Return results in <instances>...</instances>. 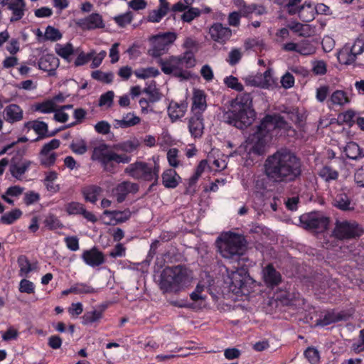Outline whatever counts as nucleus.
<instances>
[{
    "label": "nucleus",
    "instance_id": "obj_57",
    "mask_svg": "<svg viewBox=\"0 0 364 364\" xmlns=\"http://www.w3.org/2000/svg\"><path fill=\"white\" fill-rule=\"evenodd\" d=\"M144 92L149 95L151 102H158L162 97V95L155 86H149L144 89Z\"/></svg>",
    "mask_w": 364,
    "mask_h": 364
},
{
    "label": "nucleus",
    "instance_id": "obj_27",
    "mask_svg": "<svg viewBox=\"0 0 364 364\" xmlns=\"http://www.w3.org/2000/svg\"><path fill=\"white\" fill-rule=\"evenodd\" d=\"M60 64L59 60L53 54L43 55L38 61V67L41 70L48 72L50 75L55 74V70Z\"/></svg>",
    "mask_w": 364,
    "mask_h": 364
},
{
    "label": "nucleus",
    "instance_id": "obj_24",
    "mask_svg": "<svg viewBox=\"0 0 364 364\" xmlns=\"http://www.w3.org/2000/svg\"><path fill=\"white\" fill-rule=\"evenodd\" d=\"M209 33L213 41L219 43L225 42L232 35L231 30L228 27L223 26L220 23H214L210 28Z\"/></svg>",
    "mask_w": 364,
    "mask_h": 364
},
{
    "label": "nucleus",
    "instance_id": "obj_61",
    "mask_svg": "<svg viewBox=\"0 0 364 364\" xmlns=\"http://www.w3.org/2000/svg\"><path fill=\"white\" fill-rule=\"evenodd\" d=\"M225 84L230 88L236 91H242L243 90L242 85L239 82L238 79L234 76L230 75L224 79Z\"/></svg>",
    "mask_w": 364,
    "mask_h": 364
},
{
    "label": "nucleus",
    "instance_id": "obj_47",
    "mask_svg": "<svg viewBox=\"0 0 364 364\" xmlns=\"http://www.w3.org/2000/svg\"><path fill=\"white\" fill-rule=\"evenodd\" d=\"M18 264L19 267L18 274L20 277H26L28 274L33 270L31 264L24 256H21L18 259Z\"/></svg>",
    "mask_w": 364,
    "mask_h": 364
},
{
    "label": "nucleus",
    "instance_id": "obj_25",
    "mask_svg": "<svg viewBox=\"0 0 364 364\" xmlns=\"http://www.w3.org/2000/svg\"><path fill=\"white\" fill-rule=\"evenodd\" d=\"M23 118V110L16 104L7 105L4 110V119L10 124L20 122Z\"/></svg>",
    "mask_w": 364,
    "mask_h": 364
},
{
    "label": "nucleus",
    "instance_id": "obj_15",
    "mask_svg": "<svg viewBox=\"0 0 364 364\" xmlns=\"http://www.w3.org/2000/svg\"><path fill=\"white\" fill-rule=\"evenodd\" d=\"M159 64L162 72L166 75L172 74L181 80H187L190 77V73L183 69L179 56L171 55L165 59L160 58Z\"/></svg>",
    "mask_w": 364,
    "mask_h": 364
},
{
    "label": "nucleus",
    "instance_id": "obj_12",
    "mask_svg": "<svg viewBox=\"0 0 364 364\" xmlns=\"http://www.w3.org/2000/svg\"><path fill=\"white\" fill-rule=\"evenodd\" d=\"M316 9L311 1H305L301 4V0H289L287 4V11L289 15H297L305 22H309L316 17Z\"/></svg>",
    "mask_w": 364,
    "mask_h": 364
},
{
    "label": "nucleus",
    "instance_id": "obj_5",
    "mask_svg": "<svg viewBox=\"0 0 364 364\" xmlns=\"http://www.w3.org/2000/svg\"><path fill=\"white\" fill-rule=\"evenodd\" d=\"M219 252L222 257L233 262H239L246 246L245 237L232 232H225L217 240Z\"/></svg>",
    "mask_w": 364,
    "mask_h": 364
},
{
    "label": "nucleus",
    "instance_id": "obj_6",
    "mask_svg": "<svg viewBox=\"0 0 364 364\" xmlns=\"http://www.w3.org/2000/svg\"><path fill=\"white\" fill-rule=\"evenodd\" d=\"M266 129H260V124L256 130L248 136L244 146H240L233 153L230 154V156L235 154L244 156L245 152L247 154H254L256 155H262L266 152L267 144V134Z\"/></svg>",
    "mask_w": 364,
    "mask_h": 364
},
{
    "label": "nucleus",
    "instance_id": "obj_62",
    "mask_svg": "<svg viewBox=\"0 0 364 364\" xmlns=\"http://www.w3.org/2000/svg\"><path fill=\"white\" fill-rule=\"evenodd\" d=\"M289 28L295 33H298L299 36H304L309 33L310 26L308 24H302L299 22L293 23L289 25Z\"/></svg>",
    "mask_w": 364,
    "mask_h": 364
},
{
    "label": "nucleus",
    "instance_id": "obj_52",
    "mask_svg": "<svg viewBox=\"0 0 364 364\" xmlns=\"http://www.w3.org/2000/svg\"><path fill=\"white\" fill-rule=\"evenodd\" d=\"M92 77L102 82L111 83L113 80L114 75L112 72L104 73L101 70H95L92 73Z\"/></svg>",
    "mask_w": 364,
    "mask_h": 364
},
{
    "label": "nucleus",
    "instance_id": "obj_43",
    "mask_svg": "<svg viewBox=\"0 0 364 364\" xmlns=\"http://www.w3.org/2000/svg\"><path fill=\"white\" fill-rule=\"evenodd\" d=\"M318 176L326 182L335 181L338 177V172L331 166H325L322 167L318 173Z\"/></svg>",
    "mask_w": 364,
    "mask_h": 364
},
{
    "label": "nucleus",
    "instance_id": "obj_23",
    "mask_svg": "<svg viewBox=\"0 0 364 364\" xmlns=\"http://www.w3.org/2000/svg\"><path fill=\"white\" fill-rule=\"evenodd\" d=\"M82 259L85 264L90 267L100 266L105 262L103 253L95 247L85 250L82 254Z\"/></svg>",
    "mask_w": 364,
    "mask_h": 364
},
{
    "label": "nucleus",
    "instance_id": "obj_45",
    "mask_svg": "<svg viewBox=\"0 0 364 364\" xmlns=\"http://www.w3.org/2000/svg\"><path fill=\"white\" fill-rule=\"evenodd\" d=\"M139 141L137 139L134 138L117 144L116 146V148L126 153H132L136 150L139 147Z\"/></svg>",
    "mask_w": 364,
    "mask_h": 364
},
{
    "label": "nucleus",
    "instance_id": "obj_48",
    "mask_svg": "<svg viewBox=\"0 0 364 364\" xmlns=\"http://www.w3.org/2000/svg\"><path fill=\"white\" fill-rule=\"evenodd\" d=\"M159 70L154 67L140 68L135 70V75L139 79H146L156 77L159 75Z\"/></svg>",
    "mask_w": 364,
    "mask_h": 364
},
{
    "label": "nucleus",
    "instance_id": "obj_3",
    "mask_svg": "<svg viewBox=\"0 0 364 364\" xmlns=\"http://www.w3.org/2000/svg\"><path fill=\"white\" fill-rule=\"evenodd\" d=\"M190 283L188 270L180 265L166 267L160 276L159 287L164 292H178Z\"/></svg>",
    "mask_w": 364,
    "mask_h": 364
},
{
    "label": "nucleus",
    "instance_id": "obj_19",
    "mask_svg": "<svg viewBox=\"0 0 364 364\" xmlns=\"http://www.w3.org/2000/svg\"><path fill=\"white\" fill-rule=\"evenodd\" d=\"M1 6H7L11 11L10 22L20 21L25 15L26 4L24 0H1Z\"/></svg>",
    "mask_w": 364,
    "mask_h": 364
},
{
    "label": "nucleus",
    "instance_id": "obj_32",
    "mask_svg": "<svg viewBox=\"0 0 364 364\" xmlns=\"http://www.w3.org/2000/svg\"><path fill=\"white\" fill-rule=\"evenodd\" d=\"M141 119L134 112H128L124 114L121 119H114V127L115 128H128L139 124Z\"/></svg>",
    "mask_w": 364,
    "mask_h": 364
},
{
    "label": "nucleus",
    "instance_id": "obj_44",
    "mask_svg": "<svg viewBox=\"0 0 364 364\" xmlns=\"http://www.w3.org/2000/svg\"><path fill=\"white\" fill-rule=\"evenodd\" d=\"M102 317V312L99 310L87 311L82 317L83 325H90L99 321Z\"/></svg>",
    "mask_w": 364,
    "mask_h": 364
},
{
    "label": "nucleus",
    "instance_id": "obj_59",
    "mask_svg": "<svg viewBox=\"0 0 364 364\" xmlns=\"http://www.w3.org/2000/svg\"><path fill=\"white\" fill-rule=\"evenodd\" d=\"M44 37L46 40L55 41L60 39L62 35L57 28L49 26L46 29Z\"/></svg>",
    "mask_w": 364,
    "mask_h": 364
},
{
    "label": "nucleus",
    "instance_id": "obj_26",
    "mask_svg": "<svg viewBox=\"0 0 364 364\" xmlns=\"http://www.w3.org/2000/svg\"><path fill=\"white\" fill-rule=\"evenodd\" d=\"M262 278L267 287H274L282 282L281 274L272 264H268L262 269Z\"/></svg>",
    "mask_w": 364,
    "mask_h": 364
},
{
    "label": "nucleus",
    "instance_id": "obj_33",
    "mask_svg": "<svg viewBox=\"0 0 364 364\" xmlns=\"http://www.w3.org/2000/svg\"><path fill=\"white\" fill-rule=\"evenodd\" d=\"M189 132L194 137H200L203 134L204 126L200 114H195L191 117L188 124Z\"/></svg>",
    "mask_w": 364,
    "mask_h": 364
},
{
    "label": "nucleus",
    "instance_id": "obj_50",
    "mask_svg": "<svg viewBox=\"0 0 364 364\" xmlns=\"http://www.w3.org/2000/svg\"><path fill=\"white\" fill-rule=\"evenodd\" d=\"M181 58V63H182L183 69L193 68L196 65V60L194 55L191 51H186L183 55H178Z\"/></svg>",
    "mask_w": 364,
    "mask_h": 364
},
{
    "label": "nucleus",
    "instance_id": "obj_38",
    "mask_svg": "<svg viewBox=\"0 0 364 364\" xmlns=\"http://www.w3.org/2000/svg\"><path fill=\"white\" fill-rule=\"evenodd\" d=\"M58 178V173L54 171H48L46 173V177L43 183L48 191L55 193L60 191V186L54 183V181Z\"/></svg>",
    "mask_w": 364,
    "mask_h": 364
},
{
    "label": "nucleus",
    "instance_id": "obj_28",
    "mask_svg": "<svg viewBox=\"0 0 364 364\" xmlns=\"http://www.w3.org/2000/svg\"><path fill=\"white\" fill-rule=\"evenodd\" d=\"M103 215L107 216L109 219V221L107 223V224L116 225L128 220L132 216V213L129 209H125L122 211L105 210Z\"/></svg>",
    "mask_w": 364,
    "mask_h": 364
},
{
    "label": "nucleus",
    "instance_id": "obj_9",
    "mask_svg": "<svg viewBox=\"0 0 364 364\" xmlns=\"http://www.w3.org/2000/svg\"><path fill=\"white\" fill-rule=\"evenodd\" d=\"M177 37L176 33L171 31L151 36L148 39L150 45L148 54L154 58L166 54Z\"/></svg>",
    "mask_w": 364,
    "mask_h": 364
},
{
    "label": "nucleus",
    "instance_id": "obj_14",
    "mask_svg": "<svg viewBox=\"0 0 364 364\" xmlns=\"http://www.w3.org/2000/svg\"><path fill=\"white\" fill-rule=\"evenodd\" d=\"M364 52V41L356 39L353 44H346L338 53L337 58L340 63L351 65L357 57Z\"/></svg>",
    "mask_w": 364,
    "mask_h": 364
},
{
    "label": "nucleus",
    "instance_id": "obj_37",
    "mask_svg": "<svg viewBox=\"0 0 364 364\" xmlns=\"http://www.w3.org/2000/svg\"><path fill=\"white\" fill-rule=\"evenodd\" d=\"M102 192V188L96 185L87 186L83 188L82 191L85 200L92 203H95L97 200L98 196Z\"/></svg>",
    "mask_w": 364,
    "mask_h": 364
},
{
    "label": "nucleus",
    "instance_id": "obj_36",
    "mask_svg": "<svg viewBox=\"0 0 364 364\" xmlns=\"http://www.w3.org/2000/svg\"><path fill=\"white\" fill-rule=\"evenodd\" d=\"M82 25L89 30L102 28L105 23L102 17L99 14H92L83 20Z\"/></svg>",
    "mask_w": 364,
    "mask_h": 364
},
{
    "label": "nucleus",
    "instance_id": "obj_7",
    "mask_svg": "<svg viewBox=\"0 0 364 364\" xmlns=\"http://www.w3.org/2000/svg\"><path fill=\"white\" fill-rule=\"evenodd\" d=\"M235 270L226 269L228 277L225 279L229 289L234 294H246L250 291V285L252 283V278L245 269L234 267Z\"/></svg>",
    "mask_w": 364,
    "mask_h": 364
},
{
    "label": "nucleus",
    "instance_id": "obj_2",
    "mask_svg": "<svg viewBox=\"0 0 364 364\" xmlns=\"http://www.w3.org/2000/svg\"><path fill=\"white\" fill-rule=\"evenodd\" d=\"M256 118L250 94L241 93L230 101V107L223 113L225 122L238 129H245L251 125Z\"/></svg>",
    "mask_w": 364,
    "mask_h": 364
},
{
    "label": "nucleus",
    "instance_id": "obj_29",
    "mask_svg": "<svg viewBox=\"0 0 364 364\" xmlns=\"http://www.w3.org/2000/svg\"><path fill=\"white\" fill-rule=\"evenodd\" d=\"M351 102V97L346 92L342 90H336L330 95L328 102L331 106L343 107Z\"/></svg>",
    "mask_w": 364,
    "mask_h": 364
},
{
    "label": "nucleus",
    "instance_id": "obj_17",
    "mask_svg": "<svg viewBox=\"0 0 364 364\" xmlns=\"http://www.w3.org/2000/svg\"><path fill=\"white\" fill-rule=\"evenodd\" d=\"M60 144V140L53 139L43 146L39 153V160L42 166L50 167L55 164L57 155L53 151L58 149Z\"/></svg>",
    "mask_w": 364,
    "mask_h": 364
},
{
    "label": "nucleus",
    "instance_id": "obj_16",
    "mask_svg": "<svg viewBox=\"0 0 364 364\" xmlns=\"http://www.w3.org/2000/svg\"><path fill=\"white\" fill-rule=\"evenodd\" d=\"M299 220L302 228L316 232L326 230L329 223L328 218L318 212L303 214L300 216Z\"/></svg>",
    "mask_w": 364,
    "mask_h": 364
},
{
    "label": "nucleus",
    "instance_id": "obj_30",
    "mask_svg": "<svg viewBox=\"0 0 364 364\" xmlns=\"http://www.w3.org/2000/svg\"><path fill=\"white\" fill-rule=\"evenodd\" d=\"M332 205L343 211L352 210L354 209L353 206H352L351 200L348 196L342 191L336 193L335 196L333 197Z\"/></svg>",
    "mask_w": 364,
    "mask_h": 364
},
{
    "label": "nucleus",
    "instance_id": "obj_40",
    "mask_svg": "<svg viewBox=\"0 0 364 364\" xmlns=\"http://www.w3.org/2000/svg\"><path fill=\"white\" fill-rule=\"evenodd\" d=\"M55 53L61 58H64L67 61H70V56L74 53V48L71 43L60 44L58 43L55 47Z\"/></svg>",
    "mask_w": 364,
    "mask_h": 364
},
{
    "label": "nucleus",
    "instance_id": "obj_22",
    "mask_svg": "<svg viewBox=\"0 0 364 364\" xmlns=\"http://www.w3.org/2000/svg\"><path fill=\"white\" fill-rule=\"evenodd\" d=\"M188 108V102L182 100H171L167 107L168 115L171 122H175L184 117Z\"/></svg>",
    "mask_w": 364,
    "mask_h": 364
},
{
    "label": "nucleus",
    "instance_id": "obj_11",
    "mask_svg": "<svg viewBox=\"0 0 364 364\" xmlns=\"http://www.w3.org/2000/svg\"><path fill=\"white\" fill-rule=\"evenodd\" d=\"M363 230L355 220H336L333 235L338 240H350L362 235Z\"/></svg>",
    "mask_w": 364,
    "mask_h": 364
},
{
    "label": "nucleus",
    "instance_id": "obj_55",
    "mask_svg": "<svg viewBox=\"0 0 364 364\" xmlns=\"http://www.w3.org/2000/svg\"><path fill=\"white\" fill-rule=\"evenodd\" d=\"M201 12L199 9L191 7L186 11L181 16V19L184 22L190 23L196 18L200 15Z\"/></svg>",
    "mask_w": 364,
    "mask_h": 364
},
{
    "label": "nucleus",
    "instance_id": "obj_60",
    "mask_svg": "<svg viewBox=\"0 0 364 364\" xmlns=\"http://www.w3.org/2000/svg\"><path fill=\"white\" fill-rule=\"evenodd\" d=\"M18 290L21 293L33 294L35 292V285L32 282L23 279L19 283Z\"/></svg>",
    "mask_w": 364,
    "mask_h": 364
},
{
    "label": "nucleus",
    "instance_id": "obj_46",
    "mask_svg": "<svg viewBox=\"0 0 364 364\" xmlns=\"http://www.w3.org/2000/svg\"><path fill=\"white\" fill-rule=\"evenodd\" d=\"M344 152L346 156L350 159H357L361 156L362 152L359 146L355 142H349L346 144Z\"/></svg>",
    "mask_w": 364,
    "mask_h": 364
},
{
    "label": "nucleus",
    "instance_id": "obj_56",
    "mask_svg": "<svg viewBox=\"0 0 364 364\" xmlns=\"http://www.w3.org/2000/svg\"><path fill=\"white\" fill-rule=\"evenodd\" d=\"M75 294H95L97 292V290L92 287V286L86 284V283H76L74 284Z\"/></svg>",
    "mask_w": 364,
    "mask_h": 364
},
{
    "label": "nucleus",
    "instance_id": "obj_64",
    "mask_svg": "<svg viewBox=\"0 0 364 364\" xmlns=\"http://www.w3.org/2000/svg\"><path fill=\"white\" fill-rule=\"evenodd\" d=\"M246 48H252L255 51H261L264 48V43L262 39L250 38L245 42Z\"/></svg>",
    "mask_w": 364,
    "mask_h": 364
},
{
    "label": "nucleus",
    "instance_id": "obj_35",
    "mask_svg": "<svg viewBox=\"0 0 364 364\" xmlns=\"http://www.w3.org/2000/svg\"><path fill=\"white\" fill-rule=\"evenodd\" d=\"M181 178L173 169H167L162 173V183L166 188H176Z\"/></svg>",
    "mask_w": 364,
    "mask_h": 364
},
{
    "label": "nucleus",
    "instance_id": "obj_51",
    "mask_svg": "<svg viewBox=\"0 0 364 364\" xmlns=\"http://www.w3.org/2000/svg\"><path fill=\"white\" fill-rule=\"evenodd\" d=\"M311 71L316 75H324L327 73V64L323 60L311 61Z\"/></svg>",
    "mask_w": 364,
    "mask_h": 364
},
{
    "label": "nucleus",
    "instance_id": "obj_63",
    "mask_svg": "<svg viewBox=\"0 0 364 364\" xmlns=\"http://www.w3.org/2000/svg\"><path fill=\"white\" fill-rule=\"evenodd\" d=\"M167 159L171 166L177 167L180 164L178 149L176 148L170 149L167 152Z\"/></svg>",
    "mask_w": 364,
    "mask_h": 364
},
{
    "label": "nucleus",
    "instance_id": "obj_31",
    "mask_svg": "<svg viewBox=\"0 0 364 364\" xmlns=\"http://www.w3.org/2000/svg\"><path fill=\"white\" fill-rule=\"evenodd\" d=\"M192 110L196 114H200L206 109V97L204 91L195 90L193 95Z\"/></svg>",
    "mask_w": 364,
    "mask_h": 364
},
{
    "label": "nucleus",
    "instance_id": "obj_21",
    "mask_svg": "<svg viewBox=\"0 0 364 364\" xmlns=\"http://www.w3.org/2000/svg\"><path fill=\"white\" fill-rule=\"evenodd\" d=\"M139 191V185L131 181H123L117 184L112 190V193L118 203L123 202L129 193H136Z\"/></svg>",
    "mask_w": 364,
    "mask_h": 364
},
{
    "label": "nucleus",
    "instance_id": "obj_18",
    "mask_svg": "<svg viewBox=\"0 0 364 364\" xmlns=\"http://www.w3.org/2000/svg\"><path fill=\"white\" fill-rule=\"evenodd\" d=\"M285 51L296 52L301 55H311L316 52V48L312 41L306 39L300 41L298 43L289 42L282 46Z\"/></svg>",
    "mask_w": 364,
    "mask_h": 364
},
{
    "label": "nucleus",
    "instance_id": "obj_42",
    "mask_svg": "<svg viewBox=\"0 0 364 364\" xmlns=\"http://www.w3.org/2000/svg\"><path fill=\"white\" fill-rule=\"evenodd\" d=\"M23 213L18 209H14L8 213H6L0 218V222L3 224L11 225L19 219Z\"/></svg>",
    "mask_w": 364,
    "mask_h": 364
},
{
    "label": "nucleus",
    "instance_id": "obj_34",
    "mask_svg": "<svg viewBox=\"0 0 364 364\" xmlns=\"http://www.w3.org/2000/svg\"><path fill=\"white\" fill-rule=\"evenodd\" d=\"M160 5L157 9L152 11L148 16V21L152 23L159 22L169 10V4L166 0H159Z\"/></svg>",
    "mask_w": 364,
    "mask_h": 364
},
{
    "label": "nucleus",
    "instance_id": "obj_54",
    "mask_svg": "<svg viewBox=\"0 0 364 364\" xmlns=\"http://www.w3.org/2000/svg\"><path fill=\"white\" fill-rule=\"evenodd\" d=\"M304 355L311 364H317L319 363L320 353L318 350L314 347H309L304 351Z\"/></svg>",
    "mask_w": 364,
    "mask_h": 364
},
{
    "label": "nucleus",
    "instance_id": "obj_49",
    "mask_svg": "<svg viewBox=\"0 0 364 364\" xmlns=\"http://www.w3.org/2000/svg\"><path fill=\"white\" fill-rule=\"evenodd\" d=\"M25 127L28 129H33L39 135H43L48 132L47 124L41 121L28 122L25 124Z\"/></svg>",
    "mask_w": 364,
    "mask_h": 364
},
{
    "label": "nucleus",
    "instance_id": "obj_1",
    "mask_svg": "<svg viewBox=\"0 0 364 364\" xmlns=\"http://www.w3.org/2000/svg\"><path fill=\"white\" fill-rule=\"evenodd\" d=\"M264 172L267 178L274 182L293 181L301 175V162L291 151L279 150L267 158Z\"/></svg>",
    "mask_w": 364,
    "mask_h": 364
},
{
    "label": "nucleus",
    "instance_id": "obj_41",
    "mask_svg": "<svg viewBox=\"0 0 364 364\" xmlns=\"http://www.w3.org/2000/svg\"><path fill=\"white\" fill-rule=\"evenodd\" d=\"M342 319V316L334 311L327 312L323 318L317 321L316 325L321 326H325L330 325L333 323L339 321Z\"/></svg>",
    "mask_w": 364,
    "mask_h": 364
},
{
    "label": "nucleus",
    "instance_id": "obj_8",
    "mask_svg": "<svg viewBox=\"0 0 364 364\" xmlns=\"http://www.w3.org/2000/svg\"><path fill=\"white\" fill-rule=\"evenodd\" d=\"M159 170L160 166L156 162L151 164L142 161H136L127 166L124 172L135 179L154 181V185L157 183Z\"/></svg>",
    "mask_w": 364,
    "mask_h": 364
},
{
    "label": "nucleus",
    "instance_id": "obj_53",
    "mask_svg": "<svg viewBox=\"0 0 364 364\" xmlns=\"http://www.w3.org/2000/svg\"><path fill=\"white\" fill-rule=\"evenodd\" d=\"M84 205L79 202H70L65 205V210L68 215H80Z\"/></svg>",
    "mask_w": 364,
    "mask_h": 364
},
{
    "label": "nucleus",
    "instance_id": "obj_20",
    "mask_svg": "<svg viewBox=\"0 0 364 364\" xmlns=\"http://www.w3.org/2000/svg\"><path fill=\"white\" fill-rule=\"evenodd\" d=\"M289 128L284 117L277 114L266 116L260 124V129H266L268 133L276 129L288 130Z\"/></svg>",
    "mask_w": 364,
    "mask_h": 364
},
{
    "label": "nucleus",
    "instance_id": "obj_10",
    "mask_svg": "<svg viewBox=\"0 0 364 364\" xmlns=\"http://www.w3.org/2000/svg\"><path fill=\"white\" fill-rule=\"evenodd\" d=\"M26 149L17 150L9 163V173L17 181H23L25 174L31 169L33 162L24 157Z\"/></svg>",
    "mask_w": 364,
    "mask_h": 364
},
{
    "label": "nucleus",
    "instance_id": "obj_58",
    "mask_svg": "<svg viewBox=\"0 0 364 364\" xmlns=\"http://www.w3.org/2000/svg\"><path fill=\"white\" fill-rule=\"evenodd\" d=\"M55 103L53 100H48L43 102L41 104H38L36 106V109L42 113H50L55 111Z\"/></svg>",
    "mask_w": 364,
    "mask_h": 364
},
{
    "label": "nucleus",
    "instance_id": "obj_13",
    "mask_svg": "<svg viewBox=\"0 0 364 364\" xmlns=\"http://www.w3.org/2000/svg\"><path fill=\"white\" fill-rule=\"evenodd\" d=\"M242 79L247 85L262 89H274L277 85V79L273 76V70L271 68H268L263 73L248 75Z\"/></svg>",
    "mask_w": 364,
    "mask_h": 364
},
{
    "label": "nucleus",
    "instance_id": "obj_4",
    "mask_svg": "<svg viewBox=\"0 0 364 364\" xmlns=\"http://www.w3.org/2000/svg\"><path fill=\"white\" fill-rule=\"evenodd\" d=\"M91 159L99 162L103 170L110 173L117 171L118 164H128L132 159L126 154H118L105 144H100L94 148Z\"/></svg>",
    "mask_w": 364,
    "mask_h": 364
},
{
    "label": "nucleus",
    "instance_id": "obj_39",
    "mask_svg": "<svg viewBox=\"0 0 364 364\" xmlns=\"http://www.w3.org/2000/svg\"><path fill=\"white\" fill-rule=\"evenodd\" d=\"M44 226L49 230L63 228L64 225L59 218L53 213H48L43 220Z\"/></svg>",
    "mask_w": 364,
    "mask_h": 364
}]
</instances>
